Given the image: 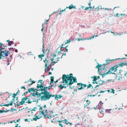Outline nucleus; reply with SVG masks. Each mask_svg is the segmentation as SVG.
<instances>
[{
    "label": "nucleus",
    "instance_id": "16",
    "mask_svg": "<svg viewBox=\"0 0 127 127\" xmlns=\"http://www.w3.org/2000/svg\"><path fill=\"white\" fill-rule=\"evenodd\" d=\"M44 40H43V44L42 45V51L43 52V53L42 54H44L46 53V51L44 49Z\"/></svg>",
    "mask_w": 127,
    "mask_h": 127
},
{
    "label": "nucleus",
    "instance_id": "54",
    "mask_svg": "<svg viewBox=\"0 0 127 127\" xmlns=\"http://www.w3.org/2000/svg\"><path fill=\"white\" fill-rule=\"evenodd\" d=\"M115 67L114 66L113 67H111L110 69L111 70L114 71V70Z\"/></svg>",
    "mask_w": 127,
    "mask_h": 127
},
{
    "label": "nucleus",
    "instance_id": "60",
    "mask_svg": "<svg viewBox=\"0 0 127 127\" xmlns=\"http://www.w3.org/2000/svg\"><path fill=\"white\" fill-rule=\"evenodd\" d=\"M120 59V58H119L118 59H112V60H110V61H112V62H113V61L115 60L116 61V60H119Z\"/></svg>",
    "mask_w": 127,
    "mask_h": 127
},
{
    "label": "nucleus",
    "instance_id": "34",
    "mask_svg": "<svg viewBox=\"0 0 127 127\" xmlns=\"http://www.w3.org/2000/svg\"><path fill=\"white\" fill-rule=\"evenodd\" d=\"M111 110V109H106L105 110V111L107 113H111L110 111Z\"/></svg>",
    "mask_w": 127,
    "mask_h": 127
},
{
    "label": "nucleus",
    "instance_id": "35",
    "mask_svg": "<svg viewBox=\"0 0 127 127\" xmlns=\"http://www.w3.org/2000/svg\"><path fill=\"white\" fill-rule=\"evenodd\" d=\"M95 68H97L98 69V72H99L100 73L99 71L100 70V67L99 66L97 65L95 67Z\"/></svg>",
    "mask_w": 127,
    "mask_h": 127
},
{
    "label": "nucleus",
    "instance_id": "38",
    "mask_svg": "<svg viewBox=\"0 0 127 127\" xmlns=\"http://www.w3.org/2000/svg\"><path fill=\"white\" fill-rule=\"evenodd\" d=\"M87 103H86V106L89 105L90 103V102L88 100H87L86 101Z\"/></svg>",
    "mask_w": 127,
    "mask_h": 127
},
{
    "label": "nucleus",
    "instance_id": "46",
    "mask_svg": "<svg viewBox=\"0 0 127 127\" xmlns=\"http://www.w3.org/2000/svg\"><path fill=\"white\" fill-rule=\"evenodd\" d=\"M77 39V40L78 41H80L81 40L83 41V40H84V38H77V39Z\"/></svg>",
    "mask_w": 127,
    "mask_h": 127
},
{
    "label": "nucleus",
    "instance_id": "17",
    "mask_svg": "<svg viewBox=\"0 0 127 127\" xmlns=\"http://www.w3.org/2000/svg\"><path fill=\"white\" fill-rule=\"evenodd\" d=\"M6 110H0V114L3 113L4 112H8L10 111V110H7V109H6Z\"/></svg>",
    "mask_w": 127,
    "mask_h": 127
},
{
    "label": "nucleus",
    "instance_id": "40",
    "mask_svg": "<svg viewBox=\"0 0 127 127\" xmlns=\"http://www.w3.org/2000/svg\"><path fill=\"white\" fill-rule=\"evenodd\" d=\"M37 109V108L36 107H35L33 108V109H32V110H31V109H29L31 110V111H36L35 109Z\"/></svg>",
    "mask_w": 127,
    "mask_h": 127
},
{
    "label": "nucleus",
    "instance_id": "49",
    "mask_svg": "<svg viewBox=\"0 0 127 127\" xmlns=\"http://www.w3.org/2000/svg\"><path fill=\"white\" fill-rule=\"evenodd\" d=\"M43 115L44 116V117H43L45 119H46L47 117H46L47 116H48V114H44Z\"/></svg>",
    "mask_w": 127,
    "mask_h": 127
},
{
    "label": "nucleus",
    "instance_id": "21",
    "mask_svg": "<svg viewBox=\"0 0 127 127\" xmlns=\"http://www.w3.org/2000/svg\"><path fill=\"white\" fill-rule=\"evenodd\" d=\"M87 120H86V119H85L84 120V123L85 124H86V125H87V126H89V127H91V126L90 125V124L91 125V123H90V122H89V121H88V124L87 123H86V121Z\"/></svg>",
    "mask_w": 127,
    "mask_h": 127
},
{
    "label": "nucleus",
    "instance_id": "62",
    "mask_svg": "<svg viewBox=\"0 0 127 127\" xmlns=\"http://www.w3.org/2000/svg\"><path fill=\"white\" fill-rule=\"evenodd\" d=\"M3 48V47L2 46H0V52H1V51H2L3 50H2V49Z\"/></svg>",
    "mask_w": 127,
    "mask_h": 127
},
{
    "label": "nucleus",
    "instance_id": "27",
    "mask_svg": "<svg viewBox=\"0 0 127 127\" xmlns=\"http://www.w3.org/2000/svg\"><path fill=\"white\" fill-rule=\"evenodd\" d=\"M87 89H88V88H91V89H92L93 88V87L92 86V85L91 84H89L88 85H87Z\"/></svg>",
    "mask_w": 127,
    "mask_h": 127
},
{
    "label": "nucleus",
    "instance_id": "50",
    "mask_svg": "<svg viewBox=\"0 0 127 127\" xmlns=\"http://www.w3.org/2000/svg\"><path fill=\"white\" fill-rule=\"evenodd\" d=\"M78 125L80 126V124H79V123H78L77 124H75V127H76L77 126L78 127H80V126H78Z\"/></svg>",
    "mask_w": 127,
    "mask_h": 127
},
{
    "label": "nucleus",
    "instance_id": "25",
    "mask_svg": "<svg viewBox=\"0 0 127 127\" xmlns=\"http://www.w3.org/2000/svg\"><path fill=\"white\" fill-rule=\"evenodd\" d=\"M45 55L44 54H40L39 55H38V57L39 58H41V60H42V57H44V56Z\"/></svg>",
    "mask_w": 127,
    "mask_h": 127
},
{
    "label": "nucleus",
    "instance_id": "3",
    "mask_svg": "<svg viewBox=\"0 0 127 127\" xmlns=\"http://www.w3.org/2000/svg\"><path fill=\"white\" fill-rule=\"evenodd\" d=\"M77 85L78 86H80L81 87H79V86L78 87V89L79 90H82L83 89H84V87H86L87 85L86 84H83L81 83H77Z\"/></svg>",
    "mask_w": 127,
    "mask_h": 127
},
{
    "label": "nucleus",
    "instance_id": "15",
    "mask_svg": "<svg viewBox=\"0 0 127 127\" xmlns=\"http://www.w3.org/2000/svg\"><path fill=\"white\" fill-rule=\"evenodd\" d=\"M0 53H1L2 54H3V55L6 57L8 56L9 55L8 54H7V53L4 50H3L1 52H0Z\"/></svg>",
    "mask_w": 127,
    "mask_h": 127
},
{
    "label": "nucleus",
    "instance_id": "43",
    "mask_svg": "<svg viewBox=\"0 0 127 127\" xmlns=\"http://www.w3.org/2000/svg\"><path fill=\"white\" fill-rule=\"evenodd\" d=\"M13 96H12V97L13 98H16V96L17 95L16 94L14 93L12 94Z\"/></svg>",
    "mask_w": 127,
    "mask_h": 127
},
{
    "label": "nucleus",
    "instance_id": "4",
    "mask_svg": "<svg viewBox=\"0 0 127 127\" xmlns=\"http://www.w3.org/2000/svg\"><path fill=\"white\" fill-rule=\"evenodd\" d=\"M65 75H63L62 77V79H63V81L61 82H62L64 84H63V85H68V83L69 81V80L68 79H66L65 78V77H64Z\"/></svg>",
    "mask_w": 127,
    "mask_h": 127
},
{
    "label": "nucleus",
    "instance_id": "19",
    "mask_svg": "<svg viewBox=\"0 0 127 127\" xmlns=\"http://www.w3.org/2000/svg\"><path fill=\"white\" fill-rule=\"evenodd\" d=\"M76 6H74L72 4L69 6L68 8L69 9H71L73 8L76 9Z\"/></svg>",
    "mask_w": 127,
    "mask_h": 127
},
{
    "label": "nucleus",
    "instance_id": "44",
    "mask_svg": "<svg viewBox=\"0 0 127 127\" xmlns=\"http://www.w3.org/2000/svg\"><path fill=\"white\" fill-rule=\"evenodd\" d=\"M56 95H57V94H56L55 95H52V94L51 93V94H50V97H55V98H56Z\"/></svg>",
    "mask_w": 127,
    "mask_h": 127
},
{
    "label": "nucleus",
    "instance_id": "53",
    "mask_svg": "<svg viewBox=\"0 0 127 127\" xmlns=\"http://www.w3.org/2000/svg\"><path fill=\"white\" fill-rule=\"evenodd\" d=\"M4 50L6 52V53H7V54H10V52L9 51L7 50Z\"/></svg>",
    "mask_w": 127,
    "mask_h": 127
},
{
    "label": "nucleus",
    "instance_id": "61",
    "mask_svg": "<svg viewBox=\"0 0 127 127\" xmlns=\"http://www.w3.org/2000/svg\"><path fill=\"white\" fill-rule=\"evenodd\" d=\"M47 118L48 119H50V118H51L52 117V116L51 115H48L47 117Z\"/></svg>",
    "mask_w": 127,
    "mask_h": 127
},
{
    "label": "nucleus",
    "instance_id": "47",
    "mask_svg": "<svg viewBox=\"0 0 127 127\" xmlns=\"http://www.w3.org/2000/svg\"><path fill=\"white\" fill-rule=\"evenodd\" d=\"M58 54L57 55L58 56H59V55H61L60 54H63L61 52V51L60 50L58 51Z\"/></svg>",
    "mask_w": 127,
    "mask_h": 127
},
{
    "label": "nucleus",
    "instance_id": "9",
    "mask_svg": "<svg viewBox=\"0 0 127 127\" xmlns=\"http://www.w3.org/2000/svg\"><path fill=\"white\" fill-rule=\"evenodd\" d=\"M50 58V57L49 56V55H47V57L45 59V60H44L43 61V62L45 64H46V65H47V63L49 62L48 60H47V59L48 58Z\"/></svg>",
    "mask_w": 127,
    "mask_h": 127
},
{
    "label": "nucleus",
    "instance_id": "42",
    "mask_svg": "<svg viewBox=\"0 0 127 127\" xmlns=\"http://www.w3.org/2000/svg\"><path fill=\"white\" fill-rule=\"evenodd\" d=\"M100 70H104L106 68H105V67L104 66H103L102 67H100Z\"/></svg>",
    "mask_w": 127,
    "mask_h": 127
},
{
    "label": "nucleus",
    "instance_id": "45",
    "mask_svg": "<svg viewBox=\"0 0 127 127\" xmlns=\"http://www.w3.org/2000/svg\"><path fill=\"white\" fill-rule=\"evenodd\" d=\"M94 77H95V78L96 79V80H98L99 79H100V81H101L100 79V77L99 76H98L97 77L96 76H94Z\"/></svg>",
    "mask_w": 127,
    "mask_h": 127
},
{
    "label": "nucleus",
    "instance_id": "30",
    "mask_svg": "<svg viewBox=\"0 0 127 127\" xmlns=\"http://www.w3.org/2000/svg\"><path fill=\"white\" fill-rule=\"evenodd\" d=\"M19 102V101H17L16 102V103H17V104H16V105H17V107H18L20 105H23V104H22L21 103V101H20V102H19V103H18V102Z\"/></svg>",
    "mask_w": 127,
    "mask_h": 127
},
{
    "label": "nucleus",
    "instance_id": "5",
    "mask_svg": "<svg viewBox=\"0 0 127 127\" xmlns=\"http://www.w3.org/2000/svg\"><path fill=\"white\" fill-rule=\"evenodd\" d=\"M69 82L68 83V85H71L73 83L75 82H77V81L76 79H72V80H70Z\"/></svg>",
    "mask_w": 127,
    "mask_h": 127
},
{
    "label": "nucleus",
    "instance_id": "24",
    "mask_svg": "<svg viewBox=\"0 0 127 127\" xmlns=\"http://www.w3.org/2000/svg\"><path fill=\"white\" fill-rule=\"evenodd\" d=\"M13 102L11 101L10 102V103H9L6 104L5 105H6V106L8 107L9 105L12 106L13 105Z\"/></svg>",
    "mask_w": 127,
    "mask_h": 127
},
{
    "label": "nucleus",
    "instance_id": "20",
    "mask_svg": "<svg viewBox=\"0 0 127 127\" xmlns=\"http://www.w3.org/2000/svg\"><path fill=\"white\" fill-rule=\"evenodd\" d=\"M26 100V98L24 97L22 98L21 101V103L22 104H23L25 102V101Z\"/></svg>",
    "mask_w": 127,
    "mask_h": 127
},
{
    "label": "nucleus",
    "instance_id": "8",
    "mask_svg": "<svg viewBox=\"0 0 127 127\" xmlns=\"http://www.w3.org/2000/svg\"><path fill=\"white\" fill-rule=\"evenodd\" d=\"M36 114L34 115V117L32 119H31V121L34 120L35 121H36L37 120L39 119L40 118L42 117V116L40 117L39 118L37 117V116H36Z\"/></svg>",
    "mask_w": 127,
    "mask_h": 127
},
{
    "label": "nucleus",
    "instance_id": "32",
    "mask_svg": "<svg viewBox=\"0 0 127 127\" xmlns=\"http://www.w3.org/2000/svg\"><path fill=\"white\" fill-rule=\"evenodd\" d=\"M51 69V68H48L46 69V67H45V73H46L47 72V71H50V70Z\"/></svg>",
    "mask_w": 127,
    "mask_h": 127
},
{
    "label": "nucleus",
    "instance_id": "2",
    "mask_svg": "<svg viewBox=\"0 0 127 127\" xmlns=\"http://www.w3.org/2000/svg\"><path fill=\"white\" fill-rule=\"evenodd\" d=\"M73 74L72 73H70L69 75L67 74L66 75L65 74H63V75H65L64 77H65L66 79H68L69 80H72V79H76V77H74L73 76Z\"/></svg>",
    "mask_w": 127,
    "mask_h": 127
},
{
    "label": "nucleus",
    "instance_id": "58",
    "mask_svg": "<svg viewBox=\"0 0 127 127\" xmlns=\"http://www.w3.org/2000/svg\"><path fill=\"white\" fill-rule=\"evenodd\" d=\"M95 36V35L94 34V35L93 36L89 38V39H90V40H91L92 39H93L94 38V37Z\"/></svg>",
    "mask_w": 127,
    "mask_h": 127
},
{
    "label": "nucleus",
    "instance_id": "11",
    "mask_svg": "<svg viewBox=\"0 0 127 127\" xmlns=\"http://www.w3.org/2000/svg\"><path fill=\"white\" fill-rule=\"evenodd\" d=\"M54 65V64H52V63H51L50 64H49V65H48L47 64V65H46V64H45V66L46 67V69L48 68L49 67L51 68L52 66H53Z\"/></svg>",
    "mask_w": 127,
    "mask_h": 127
},
{
    "label": "nucleus",
    "instance_id": "31",
    "mask_svg": "<svg viewBox=\"0 0 127 127\" xmlns=\"http://www.w3.org/2000/svg\"><path fill=\"white\" fill-rule=\"evenodd\" d=\"M44 89L41 88L40 89H40H37V92L41 91V92H43V91H44Z\"/></svg>",
    "mask_w": 127,
    "mask_h": 127
},
{
    "label": "nucleus",
    "instance_id": "29",
    "mask_svg": "<svg viewBox=\"0 0 127 127\" xmlns=\"http://www.w3.org/2000/svg\"><path fill=\"white\" fill-rule=\"evenodd\" d=\"M14 49H15V48H13V47L10 48H8V49L10 51H12V52H14Z\"/></svg>",
    "mask_w": 127,
    "mask_h": 127
},
{
    "label": "nucleus",
    "instance_id": "59",
    "mask_svg": "<svg viewBox=\"0 0 127 127\" xmlns=\"http://www.w3.org/2000/svg\"><path fill=\"white\" fill-rule=\"evenodd\" d=\"M59 60H57V61L56 62H55V61H53L52 62H51V63H52V64H55L56 63H57L58 61H59Z\"/></svg>",
    "mask_w": 127,
    "mask_h": 127
},
{
    "label": "nucleus",
    "instance_id": "39",
    "mask_svg": "<svg viewBox=\"0 0 127 127\" xmlns=\"http://www.w3.org/2000/svg\"><path fill=\"white\" fill-rule=\"evenodd\" d=\"M32 102V101H31L30 100V98H29V99L26 102V103H28L29 104H30Z\"/></svg>",
    "mask_w": 127,
    "mask_h": 127
},
{
    "label": "nucleus",
    "instance_id": "28",
    "mask_svg": "<svg viewBox=\"0 0 127 127\" xmlns=\"http://www.w3.org/2000/svg\"><path fill=\"white\" fill-rule=\"evenodd\" d=\"M44 23L42 24V28L41 30L42 32H44L45 31V29H44Z\"/></svg>",
    "mask_w": 127,
    "mask_h": 127
},
{
    "label": "nucleus",
    "instance_id": "56",
    "mask_svg": "<svg viewBox=\"0 0 127 127\" xmlns=\"http://www.w3.org/2000/svg\"><path fill=\"white\" fill-rule=\"evenodd\" d=\"M97 65H98L100 67H102V65L101 64H99L97 62Z\"/></svg>",
    "mask_w": 127,
    "mask_h": 127
},
{
    "label": "nucleus",
    "instance_id": "26",
    "mask_svg": "<svg viewBox=\"0 0 127 127\" xmlns=\"http://www.w3.org/2000/svg\"><path fill=\"white\" fill-rule=\"evenodd\" d=\"M111 90L112 91L110 92V90H107L106 91H107L109 92V93L110 92L111 93H112L113 94H114L115 93V90L113 89H112Z\"/></svg>",
    "mask_w": 127,
    "mask_h": 127
},
{
    "label": "nucleus",
    "instance_id": "37",
    "mask_svg": "<svg viewBox=\"0 0 127 127\" xmlns=\"http://www.w3.org/2000/svg\"><path fill=\"white\" fill-rule=\"evenodd\" d=\"M36 87L37 88V89H38L39 88H42V87H41V86L40 84H37V86H36Z\"/></svg>",
    "mask_w": 127,
    "mask_h": 127
},
{
    "label": "nucleus",
    "instance_id": "7",
    "mask_svg": "<svg viewBox=\"0 0 127 127\" xmlns=\"http://www.w3.org/2000/svg\"><path fill=\"white\" fill-rule=\"evenodd\" d=\"M53 87V84H51L50 86L48 87H46L45 88L44 91L48 92V91H47V90H50L51 89V88Z\"/></svg>",
    "mask_w": 127,
    "mask_h": 127
},
{
    "label": "nucleus",
    "instance_id": "12",
    "mask_svg": "<svg viewBox=\"0 0 127 127\" xmlns=\"http://www.w3.org/2000/svg\"><path fill=\"white\" fill-rule=\"evenodd\" d=\"M36 95L37 96V97L38 98L41 96L42 95H43L44 94L43 92H41V93H40L37 92H36Z\"/></svg>",
    "mask_w": 127,
    "mask_h": 127
},
{
    "label": "nucleus",
    "instance_id": "63",
    "mask_svg": "<svg viewBox=\"0 0 127 127\" xmlns=\"http://www.w3.org/2000/svg\"><path fill=\"white\" fill-rule=\"evenodd\" d=\"M12 45V43H11V42L8 43V44L7 45V46H11Z\"/></svg>",
    "mask_w": 127,
    "mask_h": 127
},
{
    "label": "nucleus",
    "instance_id": "33",
    "mask_svg": "<svg viewBox=\"0 0 127 127\" xmlns=\"http://www.w3.org/2000/svg\"><path fill=\"white\" fill-rule=\"evenodd\" d=\"M41 87H42V88L43 89H44V90L45 88L46 87H45V86H44V84L43 83H42V82H41V84H40Z\"/></svg>",
    "mask_w": 127,
    "mask_h": 127
},
{
    "label": "nucleus",
    "instance_id": "18",
    "mask_svg": "<svg viewBox=\"0 0 127 127\" xmlns=\"http://www.w3.org/2000/svg\"><path fill=\"white\" fill-rule=\"evenodd\" d=\"M36 93H31V94L29 96V97L30 98H31L32 96H33L34 97H35L36 96Z\"/></svg>",
    "mask_w": 127,
    "mask_h": 127
},
{
    "label": "nucleus",
    "instance_id": "55",
    "mask_svg": "<svg viewBox=\"0 0 127 127\" xmlns=\"http://www.w3.org/2000/svg\"><path fill=\"white\" fill-rule=\"evenodd\" d=\"M59 119V118L58 117H56V118H55V122H58V120Z\"/></svg>",
    "mask_w": 127,
    "mask_h": 127
},
{
    "label": "nucleus",
    "instance_id": "51",
    "mask_svg": "<svg viewBox=\"0 0 127 127\" xmlns=\"http://www.w3.org/2000/svg\"><path fill=\"white\" fill-rule=\"evenodd\" d=\"M121 64H122V66L123 65H127V64L126 63H124L122 62H121Z\"/></svg>",
    "mask_w": 127,
    "mask_h": 127
},
{
    "label": "nucleus",
    "instance_id": "1",
    "mask_svg": "<svg viewBox=\"0 0 127 127\" xmlns=\"http://www.w3.org/2000/svg\"><path fill=\"white\" fill-rule=\"evenodd\" d=\"M43 95H44L41 96V100L45 101L47 100H49L51 98V93L49 92H43Z\"/></svg>",
    "mask_w": 127,
    "mask_h": 127
},
{
    "label": "nucleus",
    "instance_id": "23",
    "mask_svg": "<svg viewBox=\"0 0 127 127\" xmlns=\"http://www.w3.org/2000/svg\"><path fill=\"white\" fill-rule=\"evenodd\" d=\"M34 88H32L30 89H28V92L30 93H31V92H34Z\"/></svg>",
    "mask_w": 127,
    "mask_h": 127
},
{
    "label": "nucleus",
    "instance_id": "41",
    "mask_svg": "<svg viewBox=\"0 0 127 127\" xmlns=\"http://www.w3.org/2000/svg\"><path fill=\"white\" fill-rule=\"evenodd\" d=\"M67 41L65 43V44H66L68 43H69L71 41L70 39H69L68 40H67Z\"/></svg>",
    "mask_w": 127,
    "mask_h": 127
},
{
    "label": "nucleus",
    "instance_id": "14",
    "mask_svg": "<svg viewBox=\"0 0 127 127\" xmlns=\"http://www.w3.org/2000/svg\"><path fill=\"white\" fill-rule=\"evenodd\" d=\"M6 57L4 56L3 54L1 53H0V60L2 59H5Z\"/></svg>",
    "mask_w": 127,
    "mask_h": 127
},
{
    "label": "nucleus",
    "instance_id": "64",
    "mask_svg": "<svg viewBox=\"0 0 127 127\" xmlns=\"http://www.w3.org/2000/svg\"><path fill=\"white\" fill-rule=\"evenodd\" d=\"M49 112H50V115H52V114H53V112L52 111H51L49 110Z\"/></svg>",
    "mask_w": 127,
    "mask_h": 127
},
{
    "label": "nucleus",
    "instance_id": "22",
    "mask_svg": "<svg viewBox=\"0 0 127 127\" xmlns=\"http://www.w3.org/2000/svg\"><path fill=\"white\" fill-rule=\"evenodd\" d=\"M106 72V71H105L104 72H103V73H99V75H101L102 76V78H103L106 75V73H105Z\"/></svg>",
    "mask_w": 127,
    "mask_h": 127
},
{
    "label": "nucleus",
    "instance_id": "52",
    "mask_svg": "<svg viewBox=\"0 0 127 127\" xmlns=\"http://www.w3.org/2000/svg\"><path fill=\"white\" fill-rule=\"evenodd\" d=\"M28 119L29 120H30V119H24V121H25L26 122H30V121H28Z\"/></svg>",
    "mask_w": 127,
    "mask_h": 127
},
{
    "label": "nucleus",
    "instance_id": "57",
    "mask_svg": "<svg viewBox=\"0 0 127 127\" xmlns=\"http://www.w3.org/2000/svg\"><path fill=\"white\" fill-rule=\"evenodd\" d=\"M97 65H98L100 67H102V65L101 64H99L97 62Z\"/></svg>",
    "mask_w": 127,
    "mask_h": 127
},
{
    "label": "nucleus",
    "instance_id": "36",
    "mask_svg": "<svg viewBox=\"0 0 127 127\" xmlns=\"http://www.w3.org/2000/svg\"><path fill=\"white\" fill-rule=\"evenodd\" d=\"M96 80H96V79L95 78H94V79L92 80L93 81V82H92V83L93 84H95V83H96Z\"/></svg>",
    "mask_w": 127,
    "mask_h": 127
},
{
    "label": "nucleus",
    "instance_id": "6",
    "mask_svg": "<svg viewBox=\"0 0 127 127\" xmlns=\"http://www.w3.org/2000/svg\"><path fill=\"white\" fill-rule=\"evenodd\" d=\"M68 85H67L66 86H64V85H63L62 84H61L60 85L58 86V87L60 88V90H59V91H60L61 90L63 89L64 88H66L67 87H68Z\"/></svg>",
    "mask_w": 127,
    "mask_h": 127
},
{
    "label": "nucleus",
    "instance_id": "10",
    "mask_svg": "<svg viewBox=\"0 0 127 127\" xmlns=\"http://www.w3.org/2000/svg\"><path fill=\"white\" fill-rule=\"evenodd\" d=\"M103 104V103L102 102V101H100L99 102V103L98 104V106H99V107H98V108H97V109H98L100 110V109L101 108V106H102V105Z\"/></svg>",
    "mask_w": 127,
    "mask_h": 127
},
{
    "label": "nucleus",
    "instance_id": "13",
    "mask_svg": "<svg viewBox=\"0 0 127 127\" xmlns=\"http://www.w3.org/2000/svg\"><path fill=\"white\" fill-rule=\"evenodd\" d=\"M63 97V96L61 95H58L57 94L56 96V98H55V99L57 100H58V98L61 99L62 97Z\"/></svg>",
    "mask_w": 127,
    "mask_h": 127
},
{
    "label": "nucleus",
    "instance_id": "48",
    "mask_svg": "<svg viewBox=\"0 0 127 127\" xmlns=\"http://www.w3.org/2000/svg\"><path fill=\"white\" fill-rule=\"evenodd\" d=\"M110 32H111L113 34V35H115V36H117V34H118V33L117 32L116 33H115L114 32H112V31H111Z\"/></svg>",
    "mask_w": 127,
    "mask_h": 127
}]
</instances>
